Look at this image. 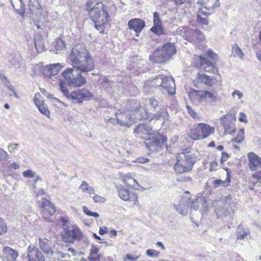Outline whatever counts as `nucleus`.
<instances>
[{
    "instance_id": "f257e3e1",
    "label": "nucleus",
    "mask_w": 261,
    "mask_h": 261,
    "mask_svg": "<svg viewBox=\"0 0 261 261\" xmlns=\"http://www.w3.org/2000/svg\"><path fill=\"white\" fill-rule=\"evenodd\" d=\"M68 58L72 67L66 69L62 73L68 86L77 87L85 85L86 81L82 73L86 74L94 69L92 57L84 46L76 45Z\"/></svg>"
},
{
    "instance_id": "f03ea898",
    "label": "nucleus",
    "mask_w": 261,
    "mask_h": 261,
    "mask_svg": "<svg viewBox=\"0 0 261 261\" xmlns=\"http://www.w3.org/2000/svg\"><path fill=\"white\" fill-rule=\"evenodd\" d=\"M85 9L95 29L100 33L103 32L110 21L108 7L96 0H88Z\"/></svg>"
},
{
    "instance_id": "7ed1b4c3",
    "label": "nucleus",
    "mask_w": 261,
    "mask_h": 261,
    "mask_svg": "<svg viewBox=\"0 0 261 261\" xmlns=\"http://www.w3.org/2000/svg\"><path fill=\"white\" fill-rule=\"evenodd\" d=\"M195 162V155L191 152V149H184L176 156L174 170L178 174L188 172L192 170Z\"/></svg>"
},
{
    "instance_id": "20e7f679",
    "label": "nucleus",
    "mask_w": 261,
    "mask_h": 261,
    "mask_svg": "<svg viewBox=\"0 0 261 261\" xmlns=\"http://www.w3.org/2000/svg\"><path fill=\"white\" fill-rule=\"evenodd\" d=\"M60 223L63 228L61 236L65 242L73 243L75 240H80L82 239V232L80 229L77 226L72 225L68 218L61 217Z\"/></svg>"
},
{
    "instance_id": "39448f33",
    "label": "nucleus",
    "mask_w": 261,
    "mask_h": 261,
    "mask_svg": "<svg viewBox=\"0 0 261 261\" xmlns=\"http://www.w3.org/2000/svg\"><path fill=\"white\" fill-rule=\"evenodd\" d=\"M217 56L212 50H208L204 57L197 56L195 57L194 65L197 68L204 70L205 72L216 73L218 69L215 66Z\"/></svg>"
},
{
    "instance_id": "423d86ee",
    "label": "nucleus",
    "mask_w": 261,
    "mask_h": 261,
    "mask_svg": "<svg viewBox=\"0 0 261 261\" xmlns=\"http://www.w3.org/2000/svg\"><path fill=\"white\" fill-rule=\"evenodd\" d=\"M60 89L68 100L74 103H82L84 100H89L93 96L92 93L86 89L75 90L70 93L66 83L63 81L60 83Z\"/></svg>"
},
{
    "instance_id": "0eeeda50",
    "label": "nucleus",
    "mask_w": 261,
    "mask_h": 261,
    "mask_svg": "<svg viewBox=\"0 0 261 261\" xmlns=\"http://www.w3.org/2000/svg\"><path fill=\"white\" fill-rule=\"evenodd\" d=\"M176 52L174 43L165 44L161 48H158L149 56L150 60L154 63H163L170 59Z\"/></svg>"
},
{
    "instance_id": "6e6552de",
    "label": "nucleus",
    "mask_w": 261,
    "mask_h": 261,
    "mask_svg": "<svg viewBox=\"0 0 261 261\" xmlns=\"http://www.w3.org/2000/svg\"><path fill=\"white\" fill-rule=\"evenodd\" d=\"M152 87L160 88L163 93L172 95L175 93V84L172 76L159 75L151 82Z\"/></svg>"
},
{
    "instance_id": "1a4fd4ad",
    "label": "nucleus",
    "mask_w": 261,
    "mask_h": 261,
    "mask_svg": "<svg viewBox=\"0 0 261 261\" xmlns=\"http://www.w3.org/2000/svg\"><path fill=\"white\" fill-rule=\"evenodd\" d=\"M215 128L205 123H199L194 129H191L189 137L193 140H199L207 138L214 132Z\"/></svg>"
},
{
    "instance_id": "9d476101",
    "label": "nucleus",
    "mask_w": 261,
    "mask_h": 261,
    "mask_svg": "<svg viewBox=\"0 0 261 261\" xmlns=\"http://www.w3.org/2000/svg\"><path fill=\"white\" fill-rule=\"evenodd\" d=\"M167 139L166 137L158 134L155 135H151L148 139H145V144L146 147L151 151H156L159 147H162Z\"/></svg>"
},
{
    "instance_id": "9b49d317",
    "label": "nucleus",
    "mask_w": 261,
    "mask_h": 261,
    "mask_svg": "<svg viewBox=\"0 0 261 261\" xmlns=\"http://www.w3.org/2000/svg\"><path fill=\"white\" fill-rule=\"evenodd\" d=\"M186 39L197 45H202L204 40L203 34L196 29L187 28L185 30Z\"/></svg>"
},
{
    "instance_id": "f8f14e48",
    "label": "nucleus",
    "mask_w": 261,
    "mask_h": 261,
    "mask_svg": "<svg viewBox=\"0 0 261 261\" xmlns=\"http://www.w3.org/2000/svg\"><path fill=\"white\" fill-rule=\"evenodd\" d=\"M221 122L224 127V132L226 134L232 135L236 132L234 121L236 118L232 113H227L221 118Z\"/></svg>"
},
{
    "instance_id": "ddd939ff",
    "label": "nucleus",
    "mask_w": 261,
    "mask_h": 261,
    "mask_svg": "<svg viewBox=\"0 0 261 261\" xmlns=\"http://www.w3.org/2000/svg\"><path fill=\"white\" fill-rule=\"evenodd\" d=\"M190 212L192 211H197L201 209L203 212H206L209 205L205 197L200 195L197 196L196 198L190 200H189Z\"/></svg>"
},
{
    "instance_id": "4468645a",
    "label": "nucleus",
    "mask_w": 261,
    "mask_h": 261,
    "mask_svg": "<svg viewBox=\"0 0 261 261\" xmlns=\"http://www.w3.org/2000/svg\"><path fill=\"white\" fill-rule=\"evenodd\" d=\"M28 261H45V257L39 249L31 244L28 248Z\"/></svg>"
},
{
    "instance_id": "2eb2a0df",
    "label": "nucleus",
    "mask_w": 261,
    "mask_h": 261,
    "mask_svg": "<svg viewBox=\"0 0 261 261\" xmlns=\"http://www.w3.org/2000/svg\"><path fill=\"white\" fill-rule=\"evenodd\" d=\"M117 123L122 126L129 127L134 122V118L130 114L126 112L116 113Z\"/></svg>"
},
{
    "instance_id": "dca6fc26",
    "label": "nucleus",
    "mask_w": 261,
    "mask_h": 261,
    "mask_svg": "<svg viewBox=\"0 0 261 261\" xmlns=\"http://www.w3.org/2000/svg\"><path fill=\"white\" fill-rule=\"evenodd\" d=\"M34 102L41 113L47 117H49L50 111L48 110L46 105L44 102V100L42 99V96L40 93L35 94Z\"/></svg>"
},
{
    "instance_id": "f3484780",
    "label": "nucleus",
    "mask_w": 261,
    "mask_h": 261,
    "mask_svg": "<svg viewBox=\"0 0 261 261\" xmlns=\"http://www.w3.org/2000/svg\"><path fill=\"white\" fill-rule=\"evenodd\" d=\"M152 127L150 125L146 123H142L139 124L136 128L134 130V133L136 137L145 139V137L143 135L150 136Z\"/></svg>"
},
{
    "instance_id": "a211bd4d",
    "label": "nucleus",
    "mask_w": 261,
    "mask_h": 261,
    "mask_svg": "<svg viewBox=\"0 0 261 261\" xmlns=\"http://www.w3.org/2000/svg\"><path fill=\"white\" fill-rule=\"evenodd\" d=\"M145 25L144 21L139 18L132 19L128 22V29L133 30L136 32L137 36H139Z\"/></svg>"
},
{
    "instance_id": "6ab92c4d",
    "label": "nucleus",
    "mask_w": 261,
    "mask_h": 261,
    "mask_svg": "<svg viewBox=\"0 0 261 261\" xmlns=\"http://www.w3.org/2000/svg\"><path fill=\"white\" fill-rule=\"evenodd\" d=\"M249 168L252 171L261 170V158L253 152L248 154Z\"/></svg>"
},
{
    "instance_id": "aec40b11",
    "label": "nucleus",
    "mask_w": 261,
    "mask_h": 261,
    "mask_svg": "<svg viewBox=\"0 0 261 261\" xmlns=\"http://www.w3.org/2000/svg\"><path fill=\"white\" fill-rule=\"evenodd\" d=\"M189 96L190 100L194 105H199L205 102L203 91L193 90L189 92Z\"/></svg>"
},
{
    "instance_id": "412c9836",
    "label": "nucleus",
    "mask_w": 261,
    "mask_h": 261,
    "mask_svg": "<svg viewBox=\"0 0 261 261\" xmlns=\"http://www.w3.org/2000/svg\"><path fill=\"white\" fill-rule=\"evenodd\" d=\"M18 256L17 251L10 247H5L3 249V258L6 261H16Z\"/></svg>"
},
{
    "instance_id": "4be33fe9",
    "label": "nucleus",
    "mask_w": 261,
    "mask_h": 261,
    "mask_svg": "<svg viewBox=\"0 0 261 261\" xmlns=\"http://www.w3.org/2000/svg\"><path fill=\"white\" fill-rule=\"evenodd\" d=\"M118 195L119 197L124 201H134V204L137 201V195L132 193H130L129 191L124 188H120L118 191Z\"/></svg>"
},
{
    "instance_id": "5701e85b",
    "label": "nucleus",
    "mask_w": 261,
    "mask_h": 261,
    "mask_svg": "<svg viewBox=\"0 0 261 261\" xmlns=\"http://www.w3.org/2000/svg\"><path fill=\"white\" fill-rule=\"evenodd\" d=\"M132 112L135 115L134 117H133L134 119H146L149 117V113L145 106L137 107Z\"/></svg>"
},
{
    "instance_id": "b1692460",
    "label": "nucleus",
    "mask_w": 261,
    "mask_h": 261,
    "mask_svg": "<svg viewBox=\"0 0 261 261\" xmlns=\"http://www.w3.org/2000/svg\"><path fill=\"white\" fill-rule=\"evenodd\" d=\"M41 207L46 211L50 215H53L56 212V208L53 203L45 198H42L40 200Z\"/></svg>"
},
{
    "instance_id": "393cba45",
    "label": "nucleus",
    "mask_w": 261,
    "mask_h": 261,
    "mask_svg": "<svg viewBox=\"0 0 261 261\" xmlns=\"http://www.w3.org/2000/svg\"><path fill=\"white\" fill-rule=\"evenodd\" d=\"M38 241L40 249L45 254L50 255L54 254V251L47 240H44L39 238Z\"/></svg>"
},
{
    "instance_id": "a878e982",
    "label": "nucleus",
    "mask_w": 261,
    "mask_h": 261,
    "mask_svg": "<svg viewBox=\"0 0 261 261\" xmlns=\"http://www.w3.org/2000/svg\"><path fill=\"white\" fill-rule=\"evenodd\" d=\"M197 79L200 82L210 86H212L216 81V79L214 76H208L206 74H201L200 73H197Z\"/></svg>"
},
{
    "instance_id": "bb28decb",
    "label": "nucleus",
    "mask_w": 261,
    "mask_h": 261,
    "mask_svg": "<svg viewBox=\"0 0 261 261\" xmlns=\"http://www.w3.org/2000/svg\"><path fill=\"white\" fill-rule=\"evenodd\" d=\"M185 200L182 199L180 203L176 206V211L182 215H186L189 208L190 209L189 200L185 202Z\"/></svg>"
},
{
    "instance_id": "cd10ccee",
    "label": "nucleus",
    "mask_w": 261,
    "mask_h": 261,
    "mask_svg": "<svg viewBox=\"0 0 261 261\" xmlns=\"http://www.w3.org/2000/svg\"><path fill=\"white\" fill-rule=\"evenodd\" d=\"M216 212L218 216H224L225 217L228 216L231 213H234L233 210L228 205L223 204V206H220L216 209Z\"/></svg>"
},
{
    "instance_id": "c85d7f7f",
    "label": "nucleus",
    "mask_w": 261,
    "mask_h": 261,
    "mask_svg": "<svg viewBox=\"0 0 261 261\" xmlns=\"http://www.w3.org/2000/svg\"><path fill=\"white\" fill-rule=\"evenodd\" d=\"M29 7L32 14L37 15L41 13V6L37 0H30Z\"/></svg>"
},
{
    "instance_id": "c756f323",
    "label": "nucleus",
    "mask_w": 261,
    "mask_h": 261,
    "mask_svg": "<svg viewBox=\"0 0 261 261\" xmlns=\"http://www.w3.org/2000/svg\"><path fill=\"white\" fill-rule=\"evenodd\" d=\"M13 7L16 10V12L23 16L24 10L23 9V5L22 0H10Z\"/></svg>"
},
{
    "instance_id": "7c9ffc66",
    "label": "nucleus",
    "mask_w": 261,
    "mask_h": 261,
    "mask_svg": "<svg viewBox=\"0 0 261 261\" xmlns=\"http://www.w3.org/2000/svg\"><path fill=\"white\" fill-rule=\"evenodd\" d=\"M62 66L59 63L50 64L46 66L48 74L49 76H55L59 72Z\"/></svg>"
},
{
    "instance_id": "2f4dec72",
    "label": "nucleus",
    "mask_w": 261,
    "mask_h": 261,
    "mask_svg": "<svg viewBox=\"0 0 261 261\" xmlns=\"http://www.w3.org/2000/svg\"><path fill=\"white\" fill-rule=\"evenodd\" d=\"M169 118V114L166 110H161L153 114L151 118V120H163L166 121Z\"/></svg>"
},
{
    "instance_id": "473e14b6",
    "label": "nucleus",
    "mask_w": 261,
    "mask_h": 261,
    "mask_svg": "<svg viewBox=\"0 0 261 261\" xmlns=\"http://www.w3.org/2000/svg\"><path fill=\"white\" fill-rule=\"evenodd\" d=\"M226 170L227 171L226 179L225 180H222L221 179L215 180L213 182V185L215 188H217L220 186L224 187L227 186L228 183L230 181V176L228 173V169L227 168L226 169Z\"/></svg>"
},
{
    "instance_id": "72a5a7b5",
    "label": "nucleus",
    "mask_w": 261,
    "mask_h": 261,
    "mask_svg": "<svg viewBox=\"0 0 261 261\" xmlns=\"http://www.w3.org/2000/svg\"><path fill=\"white\" fill-rule=\"evenodd\" d=\"M79 188L82 190L83 192H86L89 194H93L95 193V191L93 188L90 187L85 181H82V184L79 187Z\"/></svg>"
},
{
    "instance_id": "f704fd0d",
    "label": "nucleus",
    "mask_w": 261,
    "mask_h": 261,
    "mask_svg": "<svg viewBox=\"0 0 261 261\" xmlns=\"http://www.w3.org/2000/svg\"><path fill=\"white\" fill-rule=\"evenodd\" d=\"M144 103V102H142ZM144 103L146 105H149L154 111H155L159 106V101L158 99L154 97L149 98L148 99L144 100Z\"/></svg>"
},
{
    "instance_id": "c9c22d12",
    "label": "nucleus",
    "mask_w": 261,
    "mask_h": 261,
    "mask_svg": "<svg viewBox=\"0 0 261 261\" xmlns=\"http://www.w3.org/2000/svg\"><path fill=\"white\" fill-rule=\"evenodd\" d=\"M150 31L158 36H161L166 34L163 29L162 24H153L151 28Z\"/></svg>"
},
{
    "instance_id": "e433bc0d",
    "label": "nucleus",
    "mask_w": 261,
    "mask_h": 261,
    "mask_svg": "<svg viewBox=\"0 0 261 261\" xmlns=\"http://www.w3.org/2000/svg\"><path fill=\"white\" fill-rule=\"evenodd\" d=\"M99 81L100 83L101 86L105 89L111 87L113 85V82L105 76L100 77Z\"/></svg>"
},
{
    "instance_id": "4c0bfd02",
    "label": "nucleus",
    "mask_w": 261,
    "mask_h": 261,
    "mask_svg": "<svg viewBox=\"0 0 261 261\" xmlns=\"http://www.w3.org/2000/svg\"><path fill=\"white\" fill-rule=\"evenodd\" d=\"M231 52L234 57H238L242 59L244 56L243 53L237 44L233 45Z\"/></svg>"
},
{
    "instance_id": "58836bf2",
    "label": "nucleus",
    "mask_w": 261,
    "mask_h": 261,
    "mask_svg": "<svg viewBox=\"0 0 261 261\" xmlns=\"http://www.w3.org/2000/svg\"><path fill=\"white\" fill-rule=\"evenodd\" d=\"M244 129L241 128L239 131L237 136L236 138L232 140V142H236L237 143H241L244 139Z\"/></svg>"
},
{
    "instance_id": "ea45409f",
    "label": "nucleus",
    "mask_w": 261,
    "mask_h": 261,
    "mask_svg": "<svg viewBox=\"0 0 261 261\" xmlns=\"http://www.w3.org/2000/svg\"><path fill=\"white\" fill-rule=\"evenodd\" d=\"M123 182L126 186L136 188V186L133 184V181H134V179L130 177L129 175H126L123 177Z\"/></svg>"
},
{
    "instance_id": "a19ab883",
    "label": "nucleus",
    "mask_w": 261,
    "mask_h": 261,
    "mask_svg": "<svg viewBox=\"0 0 261 261\" xmlns=\"http://www.w3.org/2000/svg\"><path fill=\"white\" fill-rule=\"evenodd\" d=\"M218 2L219 0H205L204 5L209 8H214L219 5Z\"/></svg>"
},
{
    "instance_id": "79ce46f5",
    "label": "nucleus",
    "mask_w": 261,
    "mask_h": 261,
    "mask_svg": "<svg viewBox=\"0 0 261 261\" xmlns=\"http://www.w3.org/2000/svg\"><path fill=\"white\" fill-rule=\"evenodd\" d=\"M35 44L38 53H41L44 50L45 47L41 40H35Z\"/></svg>"
},
{
    "instance_id": "37998d69",
    "label": "nucleus",
    "mask_w": 261,
    "mask_h": 261,
    "mask_svg": "<svg viewBox=\"0 0 261 261\" xmlns=\"http://www.w3.org/2000/svg\"><path fill=\"white\" fill-rule=\"evenodd\" d=\"M146 254L151 257H158L160 254V252L154 249H148L146 250Z\"/></svg>"
},
{
    "instance_id": "c03bdc74",
    "label": "nucleus",
    "mask_w": 261,
    "mask_h": 261,
    "mask_svg": "<svg viewBox=\"0 0 261 261\" xmlns=\"http://www.w3.org/2000/svg\"><path fill=\"white\" fill-rule=\"evenodd\" d=\"M65 48V44L61 39H58L55 45V48L57 50H62Z\"/></svg>"
},
{
    "instance_id": "a18cd8bd",
    "label": "nucleus",
    "mask_w": 261,
    "mask_h": 261,
    "mask_svg": "<svg viewBox=\"0 0 261 261\" xmlns=\"http://www.w3.org/2000/svg\"><path fill=\"white\" fill-rule=\"evenodd\" d=\"M186 108L188 110V113L193 118L199 119V117L198 114L196 113V112L193 110L190 106L187 105L186 106Z\"/></svg>"
},
{
    "instance_id": "49530a36",
    "label": "nucleus",
    "mask_w": 261,
    "mask_h": 261,
    "mask_svg": "<svg viewBox=\"0 0 261 261\" xmlns=\"http://www.w3.org/2000/svg\"><path fill=\"white\" fill-rule=\"evenodd\" d=\"M203 95H204V98L205 99V101L207 99H209L212 100H213V101L216 100V96L209 91H204Z\"/></svg>"
},
{
    "instance_id": "de8ad7c7",
    "label": "nucleus",
    "mask_w": 261,
    "mask_h": 261,
    "mask_svg": "<svg viewBox=\"0 0 261 261\" xmlns=\"http://www.w3.org/2000/svg\"><path fill=\"white\" fill-rule=\"evenodd\" d=\"M83 211L86 215L89 216L94 217L95 218H98L99 216L98 213L90 211L88 207L85 206H83Z\"/></svg>"
},
{
    "instance_id": "09e8293b",
    "label": "nucleus",
    "mask_w": 261,
    "mask_h": 261,
    "mask_svg": "<svg viewBox=\"0 0 261 261\" xmlns=\"http://www.w3.org/2000/svg\"><path fill=\"white\" fill-rule=\"evenodd\" d=\"M208 8H209L208 7H206V6L204 7V9L202 8H198V10L197 12V14H200V15H201L202 16H205V17H207L208 15H210V13H209L207 12V10Z\"/></svg>"
},
{
    "instance_id": "8fccbe9b",
    "label": "nucleus",
    "mask_w": 261,
    "mask_h": 261,
    "mask_svg": "<svg viewBox=\"0 0 261 261\" xmlns=\"http://www.w3.org/2000/svg\"><path fill=\"white\" fill-rule=\"evenodd\" d=\"M92 199L94 202L96 203H105L107 201V199L106 198L97 194H95L93 196Z\"/></svg>"
},
{
    "instance_id": "3c124183",
    "label": "nucleus",
    "mask_w": 261,
    "mask_h": 261,
    "mask_svg": "<svg viewBox=\"0 0 261 261\" xmlns=\"http://www.w3.org/2000/svg\"><path fill=\"white\" fill-rule=\"evenodd\" d=\"M7 231V227L3 219L0 218V235L4 234Z\"/></svg>"
},
{
    "instance_id": "603ef678",
    "label": "nucleus",
    "mask_w": 261,
    "mask_h": 261,
    "mask_svg": "<svg viewBox=\"0 0 261 261\" xmlns=\"http://www.w3.org/2000/svg\"><path fill=\"white\" fill-rule=\"evenodd\" d=\"M22 175L25 178H33L36 175V173L31 170H27L23 172Z\"/></svg>"
},
{
    "instance_id": "864d4df0",
    "label": "nucleus",
    "mask_w": 261,
    "mask_h": 261,
    "mask_svg": "<svg viewBox=\"0 0 261 261\" xmlns=\"http://www.w3.org/2000/svg\"><path fill=\"white\" fill-rule=\"evenodd\" d=\"M40 90L41 92L45 96H47V97L53 99L54 101L61 102V100H60L59 99L56 97H53L51 95L49 94L48 92L44 88H40Z\"/></svg>"
},
{
    "instance_id": "5fc2aeb1",
    "label": "nucleus",
    "mask_w": 261,
    "mask_h": 261,
    "mask_svg": "<svg viewBox=\"0 0 261 261\" xmlns=\"http://www.w3.org/2000/svg\"><path fill=\"white\" fill-rule=\"evenodd\" d=\"M197 21L201 24L207 25L208 24V21L207 17L205 16H202L200 14H197Z\"/></svg>"
},
{
    "instance_id": "6e6d98bb",
    "label": "nucleus",
    "mask_w": 261,
    "mask_h": 261,
    "mask_svg": "<svg viewBox=\"0 0 261 261\" xmlns=\"http://www.w3.org/2000/svg\"><path fill=\"white\" fill-rule=\"evenodd\" d=\"M153 24H162L161 20L159 17V13L157 12L153 13Z\"/></svg>"
},
{
    "instance_id": "4d7b16f0",
    "label": "nucleus",
    "mask_w": 261,
    "mask_h": 261,
    "mask_svg": "<svg viewBox=\"0 0 261 261\" xmlns=\"http://www.w3.org/2000/svg\"><path fill=\"white\" fill-rule=\"evenodd\" d=\"M249 235V231L248 230H245L243 232L241 231H239L237 234V239L243 240L247 236Z\"/></svg>"
},
{
    "instance_id": "13d9d810",
    "label": "nucleus",
    "mask_w": 261,
    "mask_h": 261,
    "mask_svg": "<svg viewBox=\"0 0 261 261\" xmlns=\"http://www.w3.org/2000/svg\"><path fill=\"white\" fill-rule=\"evenodd\" d=\"M9 158L8 153L2 148H0V160L7 161Z\"/></svg>"
},
{
    "instance_id": "bf43d9fd",
    "label": "nucleus",
    "mask_w": 261,
    "mask_h": 261,
    "mask_svg": "<svg viewBox=\"0 0 261 261\" xmlns=\"http://www.w3.org/2000/svg\"><path fill=\"white\" fill-rule=\"evenodd\" d=\"M232 96L234 98L237 97L238 99H241L243 96V94L239 90H235L232 93Z\"/></svg>"
},
{
    "instance_id": "052dcab7",
    "label": "nucleus",
    "mask_w": 261,
    "mask_h": 261,
    "mask_svg": "<svg viewBox=\"0 0 261 261\" xmlns=\"http://www.w3.org/2000/svg\"><path fill=\"white\" fill-rule=\"evenodd\" d=\"M229 158V154L226 152H222L221 156L220 162L221 163H223L226 161Z\"/></svg>"
},
{
    "instance_id": "680f3d73",
    "label": "nucleus",
    "mask_w": 261,
    "mask_h": 261,
    "mask_svg": "<svg viewBox=\"0 0 261 261\" xmlns=\"http://www.w3.org/2000/svg\"><path fill=\"white\" fill-rule=\"evenodd\" d=\"M239 120L240 122L247 123V117L245 113L243 112H241L239 114Z\"/></svg>"
},
{
    "instance_id": "e2e57ef3",
    "label": "nucleus",
    "mask_w": 261,
    "mask_h": 261,
    "mask_svg": "<svg viewBox=\"0 0 261 261\" xmlns=\"http://www.w3.org/2000/svg\"><path fill=\"white\" fill-rule=\"evenodd\" d=\"M148 162H149V159L147 158H143V157H139L137 159H136V160L135 161L136 163H141V164H143L145 163H147Z\"/></svg>"
},
{
    "instance_id": "0e129e2a",
    "label": "nucleus",
    "mask_w": 261,
    "mask_h": 261,
    "mask_svg": "<svg viewBox=\"0 0 261 261\" xmlns=\"http://www.w3.org/2000/svg\"><path fill=\"white\" fill-rule=\"evenodd\" d=\"M18 147V144L13 143L8 145V150L10 152L14 151L15 149H16Z\"/></svg>"
},
{
    "instance_id": "69168bd1",
    "label": "nucleus",
    "mask_w": 261,
    "mask_h": 261,
    "mask_svg": "<svg viewBox=\"0 0 261 261\" xmlns=\"http://www.w3.org/2000/svg\"><path fill=\"white\" fill-rule=\"evenodd\" d=\"M34 177H35V179L33 183V188L34 191H35V189H37L36 183L38 180H41V177L38 175H36Z\"/></svg>"
},
{
    "instance_id": "338daca9",
    "label": "nucleus",
    "mask_w": 261,
    "mask_h": 261,
    "mask_svg": "<svg viewBox=\"0 0 261 261\" xmlns=\"http://www.w3.org/2000/svg\"><path fill=\"white\" fill-rule=\"evenodd\" d=\"M88 259L90 261H99V257L98 254H90Z\"/></svg>"
},
{
    "instance_id": "774afa93",
    "label": "nucleus",
    "mask_w": 261,
    "mask_h": 261,
    "mask_svg": "<svg viewBox=\"0 0 261 261\" xmlns=\"http://www.w3.org/2000/svg\"><path fill=\"white\" fill-rule=\"evenodd\" d=\"M55 253L57 255H59L62 258H69L70 257V255L68 253H64L62 252L61 251L58 250L55 252Z\"/></svg>"
}]
</instances>
